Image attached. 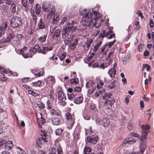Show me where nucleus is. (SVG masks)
<instances>
[{"instance_id":"2f4dec72","label":"nucleus","mask_w":154,"mask_h":154,"mask_svg":"<svg viewBox=\"0 0 154 154\" xmlns=\"http://www.w3.org/2000/svg\"><path fill=\"white\" fill-rule=\"evenodd\" d=\"M112 104L106 101L104 103V106H105L106 108L107 109H110L112 107Z\"/></svg>"},{"instance_id":"6e6552de","label":"nucleus","mask_w":154,"mask_h":154,"mask_svg":"<svg viewBox=\"0 0 154 154\" xmlns=\"http://www.w3.org/2000/svg\"><path fill=\"white\" fill-rule=\"evenodd\" d=\"M93 14L94 15L95 17L94 18V20L95 22L93 24L95 28H97L100 26V24H98L97 26L96 25L97 21L98 19H99L101 17V15L99 14V12L96 11H94L93 12V11H91Z\"/></svg>"},{"instance_id":"ddd939ff","label":"nucleus","mask_w":154,"mask_h":154,"mask_svg":"<svg viewBox=\"0 0 154 154\" xmlns=\"http://www.w3.org/2000/svg\"><path fill=\"white\" fill-rule=\"evenodd\" d=\"M5 148L7 150H9L11 149L14 146L12 141L11 140L8 141L7 142H5Z\"/></svg>"},{"instance_id":"09e8293b","label":"nucleus","mask_w":154,"mask_h":154,"mask_svg":"<svg viewBox=\"0 0 154 154\" xmlns=\"http://www.w3.org/2000/svg\"><path fill=\"white\" fill-rule=\"evenodd\" d=\"M106 101H107V102L112 104H113L115 102L114 99L112 98H110V97L108 98V99H106Z\"/></svg>"},{"instance_id":"c85d7f7f","label":"nucleus","mask_w":154,"mask_h":154,"mask_svg":"<svg viewBox=\"0 0 154 154\" xmlns=\"http://www.w3.org/2000/svg\"><path fill=\"white\" fill-rule=\"evenodd\" d=\"M10 5H11L10 8L11 11L13 13H15L16 11V5L13 2V3L10 4Z\"/></svg>"},{"instance_id":"39448f33","label":"nucleus","mask_w":154,"mask_h":154,"mask_svg":"<svg viewBox=\"0 0 154 154\" xmlns=\"http://www.w3.org/2000/svg\"><path fill=\"white\" fill-rule=\"evenodd\" d=\"M65 116L67 119V127L69 128H71L73 126L74 123V116H72L71 114L68 112L65 113Z\"/></svg>"},{"instance_id":"c9c22d12","label":"nucleus","mask_w":154,"mask_h":154,"mask_svg":"<svg viewBox=\"0 0 154 154\" xmlns=\"http://www.w3.org/2000/svg\"><path fill=\"white\" fill-rule=\"evenodd\" d=\"M91 151V149L89 147L85 146L84 149V152L85 154H88Z\"/></svg>"},{"instance_id":"603ef678","label":"nucleus","mask_w":154,"mask_h":154,"mask_svg":"<svg viewBox=\"0 0 154 154\" xmlns=\"http://www.w3.org/2000/svg\"><path fill=\"white\" fill-rule=\"evenodd\" d=\"M128 128L129 130H131L133 128V124L131 122H130L128 123Z\"/></svg>"},{"instance_id":"338daca9","label":"nucleus","mask_w":154,"mask_h":154,"mask_svg":"<svg viewBox=\"0 0 154 154\" xmlns=\"http://www.w3.org/2000/svg\"><path fill=\"white\" fill-rule=\"evenodd\" d=\"M22 87L24 90H26L30 89V87L26 85H23Z\"/></svg>"},{"instance_id":"0e129e2a","label":"nucleus","mask_w":154,"mask_h":154,"mask_svg":"<svg viewBox=\"0 0 154 154\" xmlns=\"http://www.w3.org/2000/svg\"><path fill=\"white\" fill-rule=\"evenodd\" d=\"M74 91H75L80 92L81 91V88L79 86H77L74 88Z\"/></svg>"},{"instance_id":"a211bd4d","label":"nucleus","mask_w":154,"mask_h":154,"mask_svg":"<svg viewBox=\"0 0 154 154\" xmlns=\"http://www.w3.org/2000/svg\"><path fill=\"white\" fill-rule=\"evenodd\" d=\"M60 30L59 29H56L54 31L53 35V38L56 39L60 36Z\"/></svg>"},{"instance_id":"f03ea898","label":"nucleus","mask_w":154,"mask_h":154,"mask_svg":"<svg viewBox=\"0 0 154 154\" xmlns=\"http://www.w3.org/2000/svg\"><path fill=\"white\" fill-rule=\"evenodd\" d=\"M91 11H93L92 9H80V14L83 15L82 21L83 26H89L93 23L92 18L93 14Z\"/></svg>"},{"instance_id":"e2e57ef3","label":"nucleus","mask_w":154,"mask_h":154,"mask_svg":"<svg viewBox=\"0 0 154 154\" xmlns=\"http://www.w3.org/2000/svg\"><path fill=\"white\" fill-rule=\"evenodd\" d=\"M49 153H51L53 154H56V149L54 147L51 148V151Z\"/></svg>"},{"instance_id":"473e14b6","label":"nucleus","mask_w":154,"mask_h":154,"mask_svg":"<svg viewBox=\"0 0 154 154\" xmlns=\"http://www.w3.org/2000/svg\"><path fill=\"white\" fill-rule=\"evenodd\" d=\"M41 8L40 5H38V4H36V8H35V13H36L38 15L40 14V9Z\"/></svg>"},{"instance_id":"3c124183","label":"nucleus","mask_w":154,"mask_h":154,"mask_svg":"<svg viewBox=\"0 0 154 154\" xmlns=\"http://www.w3.org/2000/svg\"><path fill=\"white\" fill-rule=\"evenodd\" d=\"M143 70H146L148 71L150 69V66L148 64H144L143 65Z\"/></svg>"},{"instance_id":"c03bdc74","label":"nucleus","mask_w":154,"mask_h":154,"mask_svg":"<svg viewBox=\"0 0 154 154\" xmlns=\"http://www.w3.org/2000/svg\"><path fill=\"white\" fill-rule=\"evenodd\" d=\"M106 31L105 30H103L100 32L99 35V37H101L102 38H104L105 37H106Z\"/></svg>"},{"instance_id":"a18cd8bd","label":"nucleus","mask_w":154,"mask_h":154,"mask_svg":"<svg viewBox=\"0 0 154 154\" xmlns=\"http://www.w3.org/2000/svg\"><path fill=\"white\" fill-rule=\"evenodd\" d=\"M63 131V130L61 128H58L56 131V134L57 135H60Z\"/></svg>"},{"instance_id":"79ce46f5","label":"nucleus","mask_w":154,"mask_h":154,"mask_svg":"<svg viewBox=\"0 0 154 154\" xmlns=\"http://www.w3.org/2000/svg\"><path fill=\"white\" fill-rule=\"evenodd\" d=\"M0 80L3 81H6L7 80L5 75L2 73H0Z\"/></svg>"},{"instance_id":"e433bc0d","label":"nucleus","mask_w":154,"mask_h":154,"mask_svg":"<svg viewBox=\"0 0 154 154\" xmlns=\"http://www.w3.org/2000/svg\"><path fill=\"white\" fill-rule=\"evenodd\" d=\"M31 14L32 16V19L33 20V22L35 24H36L37 19L36 16L34 12L33 13H32Z\"/></svg>"},{"instance_id":"9b49d317","label":"nucleus","mask_w":154,"mask_h":154,"mask_svg":"<svg viewBox=\"0 0 154 154\" xmlns=\"http://www.w3.org/2000/svg\"><path fill=\"white\" fill-rule=\"evenodd\" d=\"M83 100L82 95L79 94L77 97L74 98V102L76 104H80L82 102Z\"/></svg>"},{"instance_id":"dca6fc26","label":"nucleus","mask_w":154,"mask_h":154,"mask_svg":"<svg viewBox=\"0 0 154 154\" xmlns=\"http://www.w3.org/2000/svg\"><path fill=\"white\" fill-rule=\"evenodd\" d=\"M43 10L45 12H48L50 10V5L49 4L45 2H43L42 5Z\"/></svg>"},{"instance_id":"f257e3e1","label":"nucleus","mask_w":154,"mask_h":154,"mask_svg":"<svg viewBox=\"0 0 154 154\" xmlns=\"http://www.w3.org/2000/svg\"><path fill=\"white\" fill-rule=\"evenodd\" d=\"M53 48L51 46L47 47L43 46L42 49H41L40 47L38 45H35L34 47L31 48L29 51V53H24L25 47L23 49H22L21 51L24 52L22 53L23 56L25 58L32 57L33 55L34 54L36 51L38 53H42L43 54H46L47 52L46 51H51Z\"/></svg>"},{"instance_id":"b1692460","label":"nucleus","mask_w":154,"mask_h":154,"mask_svg":"<svg viewBox=\"0 0 154 154\" xmlns=\"http://www.w3.org/2000/svg\"><path fill=\"white\" fill-rule=\"evenodd\" d=\"M60 120L59 118L57 117H55L52 121V123L54 125H57L60 123Z\"/></svg>"},{"instance_id":"f8f14e48","label":"nucleus","mask_w":154,"mask_h":154,"mask_svg":"<svg viewBox=\"0 0 154 154\" xmlns=\"http://www.w3.org/2000/svg\"><path fill=\"white\" fill-rule=\"evenodd\" d=\"M136 142V140L133 138L131 137L125 139L123 141L124 143H128L132 144Z\"/></svg>"},{"instance_id":"9d476101","label":"nucleus","mask_w":154,"mask_h":154,"mask_svg":"<svg viewBox=\"0 0 154 154\" xmlns=\"http://www.w3.org/2000/svg\"><path fill=\"white\" fill-rule=\"evenodd\" d=\"M14 35L12 33H10L7 36L6 39H5L3 42H1V44H2V46H4V44L5 42H10L14 38Z\"/></svg>"},{"instance_id":"20e7f679","label":"nucleus","mask_w":154,"mask_h":154,"mask_svg":"<svg viewBox=\"0 0 154 154\" xmlns=\"http://www.w3.org/2000/svg\"><path fill=\"white\" fill-rule=\"evenodd\" d=\"M141 128L142 131V136L140 139L142 143L140 145V151L142 153H143L146 148V144L143 141H145L147 137L149 127L148 124L146 125H142Z\"/></svg>"},{"instance_id":"37998d69","label":"nucleus","mask_w":154,"mask_h":154,"mask_svg":"<svg viewBox=\"0 0 154 154\" xmlns=\"http://www.w3.org/2000/svg\"><path fill=\"white\" fill-rule=\"evenodd\" d=\"M16 148L18 149V150H17L19 153L18 154H26L25 151H23L22 149L20 147L18 146L16 147Z\"/></svg>"},{"instance_id":"4be33fe9","label":"nucleus","mask_w":154,"mask_h":154,"mask_svg":"<svg viewBox=\"0 0 154 154\" xmlns=\"http://www.w3.org/2000/svg\"><path fill=\"white\" fill-rule=\"evenodd\" d=\"M46 132L45 131H41L40 133L41 135L42 136L41 138L43 139L45 141V142H47L48 141L46 140V137L47 136L46 135Z\"/></svg>"},{"instance_id":"052dcab7","label":"nucleus","mask_w":154,"mask_h":154,"mask_svg":"<svg viewBox=\"0 0 154 154\" xmlns=\"http://www.w3.org/2000/svg\"><path fill=\"white\" fill-rule=\"evenodd\" d=\"M113 57V53L112 52H110L108 55L106 57V60H108L109 59H112V57Z\"/></svg>"},{"instance_id":"c756f323","label":"nucleus","mask_w":154,"mask_h":154,"mask_svg":"<svg viewBox=\"0 0 154 154\" xmlns=\"http://www.w3.org/2000/svg\"><path fill=\"white\" fill-rule=\"evenodd\" d=\"M109 123L108 120L106 118H104L103 120V125L104 127H107L109 125Z\"/></svg>"},{"instance_id":"7ed1b4c3","label":"nucleus","mask_w":154,"mask_h":154,"mask_svg":"<svg viewBox=\"0 0 154 154\" xmlns=\"http://www.w3.org/2000/svg\"><path fill=\"white\" fill-rule=\"evenodd\" d=\"M77 29V26L73 21L68 22L64 27L62 36L65 40L69 41L71 38V32H73Z\"/></svg>"},{"instance_id":"6e6d98bb","label":"nucleus","mask_w":154,"mask_h":154,"mask_svg":"<svg viewBox=\"0 0 154 154\" xmlns=\"http://www.w3.org/2000/svg\"><path fill=\"white\" fill-rule=\"evenodd\" d=\"M28 92L29 94H30L34 96H36L37 95V94L33 91L28 90Z\"/></svg>"},{"instance_id":"72a5a7b5","label":"nucleus","mask_w":154,"mask_h":154,"mask_svg":"<svg viewBox=\"0 0 154 154\" xmlns=\"http://www.w3.org/2000/svg\"><path fill=\"white\" fill-rule=\"evenodd\" d=\"M112 96V94L110 93H105L103 96V98L104 99H107Z\"/></svg>"},{"instance_id":"49530a36","label":"nucleus","mask_w":154,"mask_h":154,"mask_svg":"<svg viewBox=\"0 0 154 154\" xmlns=\"http://www.w3.org/2000/svg\"><path fill=\"white\" fill-rule=\"evenodd\" d=\"M105 91L104 89H103L101 90H100L99 91L96 92L94 95V97H98L99 96V94L100 93H101L102 92H104Z\"/></svg>"},{"instance_id":"0eeeda50","label":"nucleus","mask_w":154,"mask_h":154,"mask_svg":"<svg viewBox=\"0 0 154 154\" xmlns=\"http://www.w3.org/2000/svg\"><path fill=\"white\" fill-rule=\"evenodd\" d=\"M86 87L88 89V92L90 94H92L96 88L94 82L92 80H89L86 82Z\"/></svg>"},{"instance_id":"774afa93","label":"nucleus","mask_w":154,"mask_h":154,"mask_svg":"<svg viewBox=\"0 0 154 154\" xmlns=\"http://www.w3.org/2000/svg\"><path fill=\"white\" fill-rule=\"evenodd\" d=\"M137 14H138V16H140L141 19H143V15L142 13L140 11H138Z\"/></svg>"},{"instance_id":"2eb2a0df","label":"nucleus","mask_w":154,"mask_h":154,"mask_svg":"<svg viewBox=\"0 0 154 154\" xmlns=\"http://www.w3.org/2000/svg\"><path fill=\"white\" fill-rule=\"evenodd\" d=\"M7 26L6 23H3L0 26V38L2 36V32L5 31L6 29Z\"/></svg>"},{"instance_id":"4468645a","label":"nucleus","mask_w":154,"mask_h":154,"mask_svg":"<svg viewBox=\"0 0 154 154\" xmlns=\"http://www.w3.org/2000/svg\"><path fill=\"white\" fill-rule=\"evenodd\" d=\"M57 94H58V97L59 100H63V99L66 100V97L62 91H57Z\"/></svg>"},{"instance_id":"13d9d810","label":"nucleus","mask_w":154,"mask_h":154,"mask_svg":"<svg viewBox=\"0 0 154 154\" xmlns=\"http://www.w3.org/2000/svg\"><path fill=\"white\" fill-rule=\"evenodd\" d=\"M93 41L91 39H89L86 43L87 47L88 48H89L91 46V44Z\"/></svg>"},{"instance_id":"412c9836","label":"nucleus","mask_w":154,"mask_h":154,"mask_svg":"<svg viewBox=\"0 0 154 154\" xmlns=\"http://www.w3.org/2000/svg\"><path fill=\"white\" fill-rule=\"evenodd\" d=\"M23 38V36L21 34H18L16 36V41L18 44H20Z\"/></svg>"},{"instance_id":"423d86ee","label":"nucleus","mask_w":154,"mask_h":154,"mask_svg":"<svg viewBox=\"0 0 154 154\" xmlns=\"http://www.w3.org/2000/svg\"><path fill=\"white\" fill-rule=\"evenodd\" d=\"M11 26L14 28L19 26L22 23L21 19L17 16L13 17L11 21Z\"/></svg>"},{"instance_id":"864d4df0","label":"nucleus","mask_w":154,"mask_h":154,"mask_svg":"<svg viewBox=\"0 0 154 154\" xmlns=\"http://www.w3.org/2000/svg\"><path fill=\"white\" fill-rule=\"evenodd\" d=\"M79 80L78 79H71L70 81V83L71 84H76L78 83Z\"/></svg>"},{"instance_id":"cd10ccee","label":"nucleus","mask_w":154,"mask_h":154,"mask_svg":"<svg viewBox=\"0 0 154 154\" xmlns=\"http://www.w3.org/2000/svg\"><path fill=\"white\" fill-rule=\"evenodd\" d=\"M50 113L52 116L55 115L57 116L59 115V113L57 112V111L54 109H52L50 110Z\"/></svg>"},{"instance_id":"5fc2aeb1","label":"nucleus","mask_w":154,"mask_h":154,"mask_svg":"<svg viewBox=\"0 0 154 154\" xmlns=\"http://www.w3.org/2000/svg\"><path fill=\"white\" fill-rule=\"evenodd\" d=\"M79 134L77 133H74L73 134V136L74 141H76L77 140L79 137Z\"/></svg>"},{"instance_id":"bf43d9fd","label":"nucleus","mask_w":154,"mask_h":154,"mask_svg":"<svg viewBox=\"0 0 154 154\" xmlns=\"http://www.w3.org/2000/svg\"><path fill=\"white\" fill-rule=\"evenodd\" d=\"M66 53L63 52L61 54L60 56V59L61 61H62L65 58L66 56Z\"/></svg>"},{"instance_id":"5701e85b","label":"nucleus","mask_w":154,"mask_h":154,"mask_svg":"<svg viewBox=\"0 0 154 154\" xmlns=\"http://www.w3.org/2000/svg\"><path fill=\"white\" fill-rule=\"evenodd\" d=\"M39 28L40 29H44L45 27V24L43 22L42 19L41 18L38 23Z\"/></svg>"},{"instance_id":"bb28decb","label":"nucleus","mask_w":154,"mask_h":154,"mask_svg":"<svg viewBox=\"0 0 154 154\" xmlns=\"http://www.w3.org/2000/svg\"><path fill=\"white\" fill-rule=\"evenodd\" d=\"M104 84V82L102 80H99V82L97 85V88L98 89L101 88L103 86Z\"/></svg>"},{"instance_id":"393cba45","label":"nucleus","mask_w":154,"mask_h":154,"mask_svg":"<svg viewBox=\"0 0 154 154\" xmlns=\"http://www.w3.org/2000/svg\"><path fill=\"white\" fill-rule=\"evenodd\" d=\"M6 124L3 123L2 122H1L0 124V134L3 132V129L6 128Z\"/></svg>"},{"instance_id":"4d7b16f0","label":"nucleus","mask_w":154,"mask_h":154,"mask_svg":"<svg viewBox=\"0 0 154 154\" xmlns=\"http://www.w3.org/2000/svg\"><path fill=\"white\" fill-rule=\"evenodd\" d=\"M77 44V43L75 42H73L72 43H71L70 45V48L72 49H74L75 48L76 45Z\"/></svg>"},{"instance_id":"ea45409f","label":"nucleus","mask_w":154,"mask_h":154,"mask_svg":"<svg viewBox=\"0 0 154 154\" xmlns=\"http://www.w3.org/2000/svg\"><path fill=\"white\" fill-rule=\"evenodd\" d=\"M57 154H63L62 149L60 145L57 147Z\"/></svg>"},{"instance_id":"69168bd1","label":"nucleus","mask_w":154,"mask_h":154,"mask_svg":"<svg viewBox=\"0 0 154 154\" xmlns=\"http://www.w3.org/2000/svg\"><path fill=\"white\" fill-rule=\"evenodd\" d=\"M95 55V54L94 53H91L90 56L88 57L87 58V60L88 61H90L92 58Z\"/></svg>"},{"instance_id":"6ab92c4d","label":"nucleus","mask_w":154,"mask_h":154,"mask_svg":"<svg viewBox=\"0 0 154 154\" xmlns=\"http://www.w3.org/2000/svg\"><path fill=\"white\" fill-rule=\"evenodd\" d=\"M44 142H45V141L41 137L38 138L36 140L37 144L39 146L42 145Z\"/></svg>"},{"instance_id":"1a4fd4ad","label":"nucleus","mask_w":154,"mask_h":154,"mask_svg":"<svg viewBox=\"0 0 154 154\" xmlns=\"http://www.w3.org/2000/svg\"><path fill=\"white\" fill-rule=\"evenodd\" d=\"M98 139V137L97 136H89L87 138V141L92 144H95Z\"/></svg>"},{"instance_id":"680f3d73","label":"nucleus","mask_w":154,"mask_h":154,"mask_svg":"<svg viewBox=\"0 0 154 154\" xmlns=\"http://www.w3.org/2000/svg\"><path fill=\"white\" fill-rule=\"evenodd\" d=\"M44 73V71L42 70V71H41L35 74V75L36 76H37L38 77H40L43 75Z\"/></svg>"},{"instance_id":"8fccbe9b","label":"nucleus","mask_w":154,"mask_h":154,"mask_svg":"<svg viewBox=\"0 0 154 154\" xmlns=\"http://www.w3.org/2000/svg\"><path fill=\"white\" fill-rule=\"evenodd\" d=\"M52 108L51 103L50 101L48 100L47 102V108L48 109H50Z\"/></svg>"},{"instance_id":"de8ad7c7","label":"nucleus","mask_w":154,"mask_h":154,"mask_svg":"<svg viewBox=\"0 0 154 154\" xmlns=\"http://www.w3.org/2000/svg\"><path fill=\"white\" fill-rule=\"evenodd\" d=\"M106 47L104 46L101 49V51L100 52V53L103 55H105L106 54L107 51H106L104 52L105 50L106 49Z\"/></svg>"},{"instance_id":"a878e982","label":"nucleus","mask_w":154,"mask_h":154,"mask_svg":"<svg viewBox=\"0 0 154 154\" xmlns=\"http://www.w3.org/2000/svg\"><path fill=\"white\" fill-rule=\"evenodd\" d=\"M47 79L48 81H50V83L53 85L55 83V79L54 76H49L47 77Z\"/></svg>"},{"instance_id":"a19ab883","label":"nucleus","mask_w":154,"mask_h":154,"mask_svg":"<svg viewBox=\"0 0 154 154\" xmlns=\"http://www.w3.org/2000/svg\"><path fill=\"white\" fill-rule=\"evenodd\" d=\"M68 97V99L72 101L74 100V95L72 93H67Z\"/></svg>"},{"instance_id":"aec40b11","label":"nucleus","mask_w":154,"mask_h":154,"mask_svg":"<svg viewBox=\"0 0 154 154\" xmlns=\"http://www.w3.org/2000/svg\"><path fill=\"white\" fill-rule=\"evenodd\" d=\"M47 36V34H44L41 36L40 37L38 38V41L40 43L44 42L46 41Z\"/></svg>"},{"instance_id":"f704fd0d","label":"nucleus","mask_w":154,"mask_h":154,"mask_svg":"<svg viewBox=\"0 0 154 154\" xmlns=\"http://www.w3.org/2000/svg\"><path fill=\"white\" fill-rule=\"evenodd\" d=\"M38 107L41 109H44L45 107V105L41 101L38 102L37 103Z\"/></svg>"},{"instance_id":"7c9ffc66","label":"nucleus","mask_w":154,"mask_h":154,"mask_svg":"<svg viewBox=\"0 0 154 154\" xmlns=\"http://www.w3.org/2000/svg\"><path fill=\"white\" fill-rule=\"evenodd\" d=\"M41 81L38 80L37 82L32 83L31 85L32 86L38 87L41 85Z\"/></svg>"},{"instance_id":"f3484780","label":"nucleus","mask_w":154,"mask_h":154,"mask_svg":"<svg viewBox=\"0 0 154 154\" xmlns=\"http://www.w3.org/2000/svg\"><path fill=\"white\" fill-rule=\"evenodd\" d=\"M116 70L114 68H111L108 71V73L111 77L112 78L114 77L116 74Z\"/></svg>"},{"instance_id":"58836bf2","label":"nucleus","mask_w":154,"mask_h":154,"mask_svg":"<svg viewBox=\"0 0 154 154\" xmlns=\"http://www.w3.org/2000/svg\"><path fill=\"white\" fill-rule=\"evenodd\" d=\"M116 81L114 80L112 82H111L108 85V88L110 89H112L115 87Z\"/></svg>"},{"instance_id":"4c0bfd02","label":"nucleus","mask_w":154,"mask_h":154,"mask_svg":"<svg viewBox=\"0 0 154 154\" xmlns=\"http://www.w3.org/2000/svg\"><path fill=\"white\" fill-rule=\"evenodd\" d=\"M59 18L57 15H55L53 19L52 22L54 24H56L57 22L59 20Z\"/></svg>"}]
</instances>
